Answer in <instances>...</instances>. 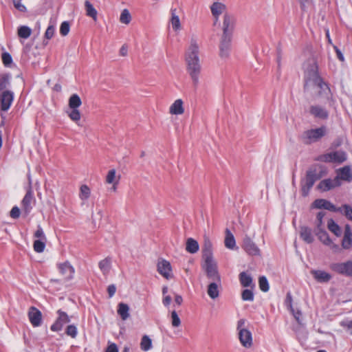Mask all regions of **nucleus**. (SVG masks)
Segmentation results:
<instances>
[{"label": "nucleus", "instance_id": "obj_4", "mask_svg": "<svg viewBox=\"0 0 352 352\" xmlns=\"http://www.w3.org/2000/svg\"><path fill=\"white\" fill-rule=\"evenodd\" d=\"M347 160L346 153L344 151H336L320 155L317 160L325 163L342 164Z\"/></svg>", "mask_w": 352, "mask_h": 352}, {"label": "nucleus", "instance_id": "obj_53", "mask_svg": "<svg viewBox=\"0 0 352 352\" xmlns=\"http://www.w3.org/2000/svg\"><path fill=\"white\" fill-rule=\"evenodd\" d=\"M69 30H70V25L68 21H65L60 24V34L62 36H67L69 32Z\"/></svg>", "mask_w": 352, "mask_h": 352}, {"label": "nucleus", "instance_id": "obj_35", "mask_svg": "<svg viewBox=\"0 0 352 352\" xmlns=\"http://www.w3.org/2000/svg\"><path fill=\"white\" fill-rule=\"evenodd\" d=\"M118 314L123 320L129 317V307L127 304L120 302L118 304Z\"/></svg>", "mask_w": 352, "mask_h": 352}, {"label": "nucleus", "instance_id": "obj_34", "mask_svg": "<svg viewBox=\"0 0 352 352\" xmlns=\"http://www.w3.org/2000/svg\"><path fill=\"white\" fill-rule=\"evenodd\" d=\"M327 228L336 236H341V234H342L341 228L333 219H330L328 220Z\"/></svg>", "mask_w": 352, "mask_h": 352}, {"label": "nucleus", "instance_id": "obj_26", "mask_svg": "<svg viewBox=\"0 0 352 352\" xmlns=\"http://www.w3.org/2000/svg\"><path fill=\"white\" fill-rule=\"evenodd\" d=\"M202 254L204 261L213 260L212 244L209 239H205L202 248Z\"/></svg>", "mask_w": 352, "mask_h": 352}, {"label": "nucleus", "instance_id": "obj_12", "mask_svg": "<svg viewBox=\"0 0 352 352\" xmlns=\"http://www.w3.org/2000/svg\"><path fill=\"white\" fill-rule=\"evenodd\" d=\"M312 207L318 209H325L333 212H342V208L336 207L330 201L324 199H317L312 203Z\"/></svg>", "mask_w": 352, "mask_h": 352}, {"label": "nucleus", "instance_id": "obj_61", "mask_svg": "<svg viewBox=\"0 0 352 352\" xmlns=\"http://www.w3.org/2000/svg\"><path fill=\"white\" fill-rule=\"evenodd\" d=\"M116 292V287L115 285H109L107 287V292L109 298H112Z\"/></svg>", "mask_w": 352, "mask_h": 352}, {"label": "nucleus", "instance_id": "obj_23", "mask_svg": "<svg viewBox=\"0 0 352 352\" xmlns=\"http://www.w3.org/2000/svg\"><path fill=\"white\" fill-rule=\"evenodd\" d=\"M311 274L314 278L320 283H328L332 278V276L329 273L324 270H312Z\"/></svg>", "mask_w": 352, "mask_h": 352}, {"label": "nucleus", "instance_id": "obj_15", "mask_svg": "<svg viewBox=\"0 0 352 352\" xmlns=\"http://www.w3.org/2000/svg\"><path fill=\"white\" fill-rule=\"evenodd\" d=\"M232 37L221 36L219 43V54L221 58H226L230 56L232 50Z\"/></svg>", "mask_w": 352, "mask_h": 352}, {"label": "nucleus", "instance_id": "obj_14", "mask_svg": "<svg viewBox=\"0 0 352 352\" xmlns=\"http://www.w3.org/2000/svg\"><path fill=\"white\" fill-rule=\"evenodd\" d=\"M242 248L245 250V252L249 255H260V249L248 235H246L243 239Z\"/></svg>", "mask_w": 352, "mask_h": 352}, {"label": "nucleus", "instance_id": "obj_43", "mask_svg": "<svg viewBox=\"0 0 352 352\" xmlns=\"http://www.w3.org/2000/svg\"><path fill=\"white\" fill-rule=\"evenodd\" d=\"M258 286L260 289L263 292H267L270 289L269 282L265 276L258 278Z\"/></svg>", "mask_w": 352, "mask_h": 352}, {"label": "nucleus", "instance_id": "obj_22", "mask_svg": "<svg viewBox=\"0 0 352 352\" xmlns=\"http://www.w3.org/2000/svg\"><path fill=\"white\" fill-rule=\"evenodd\" d=\"M34 199V194L31 188L28 190L24 197L21 201L22 208L25 213V214H29L32 209V206H31L32 201Z\"/></svg>", "mask_w": 352, "mask_h": 352}, {"label": "nucleus", "instance_id": "obj_55", "mask_svg": "<svg viewBox=\"0 0 352 352\" xmlns=\"http://www.w3.org/2000/svg\"><path fill=\"white\" fill-rule=\"evenodd\" d=\"M34 237L36 238V240H45L47 241L46 236L45 235V233L43 232V228L40 225L37 226V230L34 232Z\"/></svg>", "mask_w": 352, "mask_h": 352}, {"label": "nucleus", "instance_id": "obj_62", "mask_svg": "<svg viewBox=\"0 0 352 352\" xmlns=\"http://www.w3.org/2000/svg\"><path fill=\"white\" fill-rule=\"evenodd\" d=\"M335 52L337 55V58L342 62L344 61V56L341 50L336 45L333 46Z\"/></svg>", "mask_w": 352, "mask_h": 352}, {"label": "nucleus", "instance_id": "obj_49", "mask_svg": "<svg viewBox=\"0 0 352 352\" xmlns=\"http://www.w3.org/2000/svg\"><path fill=\"white\" fill-rule=\"evenodd\" d=\"M342 214L350 221H352V207L348 204H344L342 206Z\"/></svg>", "mask_w": 352, "mask_h": 352}, {"label": "nucleus", "instance_id": "obj_54", "mask_svg": "<svg viewBox=\"0 0 352 352\" xmlns=\"http://www.w3.org/2000/svg\"><path fill=\"white\" fill-rule=\"evenodd\" d=\"M1 58L3 63L6 67H10L12 63V56L8 52H3L1 55Z\"/></svg>", "mask_w": 352, "mask_h": 352}, {"label": "nucleus", "instance_id": "obj_41", "mask_svg": "<svg viewBox=\"0 0 352 352\" xmlns=\"http://www.w3.org/2000/svg\"><path fill=\"white\" fill-rule=\"evenodd\" d=\"M90 195L91 190L89 187L86 184L82 185L80 188L79 198L82 201H86L89 199Z\"/></svg>", "mask_w": 352, "mask_h": 352}, {"label": "nucleus", "instance_id": "obj_2", "mask_svg": "<svg viewBox=\"0 0 352 352\" xmlns=\"http://www.w3.org/2000/svg\"><path fill=\"white\" fill-rule=\"evenodd\" d=\"M325 173V170H320L319 172L316 168H311L307 170L305 179L301 181L302 195L307 196L315 182L321 179Z\"/></svg>", "mask_w": 352, "mask_h": 352}, {"label": "nucleus", "instance_id": "obj_5", "mask_svg": "<svg viewBox=\"0 0 352 352\" xmlns=\"http://www.w3.org/2000/svg\"><path fill=\"white\" fill-rule=\"evenodd\" d=\"M236 18L233 14L228 12L225 13L221 24L222 34L221 36L232 37L236 27Z\"/></svg>", "mask_w": 352, "mask_h": 352}, {"label": "nucleus", "instance_id": "obj_42", "mask_svg": "<svg viewBox=\"0 0 352 352\" xmlns=\"http://www.w3.org/2000/svg\"><path fill=\"white\" fill-rule=\"evenodd\" d=\"M31 33V28L27 25H21L18 29V35L22 38H28L30 36Z\"/></svg>", "mask_w": 352, "mask_h": 352}, {"label": "nucleus", "instance_id": "obj_7", "mask_svg": "<svg viewBox=\"0 0 352 352\" xmlns=\"http://www.w3.org/2000/svg\"><path fill=\"white\" fill-rule=\"evenodd\" d=\"M14 99V93L12 91L0 92V111L1 116L3 117L1 112H7L11 107Z\"/></svg>", "mask_w": 352, "mask_h": 352}, {"label": "nucleus", "instance_id": "obj_31", "mask_svg": "<svg viewBox=\"0 0 352 352\" xmlns=\"http://www.w3.org/2000/svg\"><path fill=\"white\" fill-rule=\"evenodd\" d=\"M199 249V245L198 242L192 239V238H188L186 240V250L190 253V254H195L198 252Z\"/></svg>", "mask_w": 352, "mask_h": 352}, {"label": "nucleus", "instance_id": "obj_29", "mask_svg": "<svg viewBox=\"0 0 352 352\" xmlns=\"http://www.w3.org/2000/svg\"><path fill=\"white\" fill-rule=\"evenodd\" d=\"M184 111V109L182 99L176 100L170 107V113L173 115H181Z\"/></svg>", "mask_w": 352, "mask_h": 352}, {"label": "nucleus", "instance_id": "obj_17", "mask_svg": "<svg viewBox=\"0 0 352 352\" xmlns=\"http://www.w3.org/2000/svg\"><path fill=\"white\" fill-rule=\"evenodd\" d=\"M60 273L65 276L67 280H72L74 277L75 270L69 261L60 263L58 265Z\"/></svg>", "mask_w": 352, "mask_h": 352}, {"label": "nucleus", "instance_id": "obj_58", "mask_svg": "<svg viewBox=\"0 0 352 352\" xmlns=\"http://www.w3.org/2000/svg\"><path fill=\"white\" fill-rule=\"evenodd\" d=\"M54 32L55 27L53 25H50L45 32V38L51 39L54 36Z\"/></svg>", "mask_w": 352, "mask_h": 352}, {"label": "nucleus", "instance_id": "obj_59", "mask_svg": "<svg viewBox=\"0 0 352 352\" xmlns=\"http://www.w3.org/2000/svg\"><path fill=\"white\" fill-rule=\"evenodd\" d=\"M116 178V170L111 169L108 172L106 177V182L108 184H113Z\"/></svg>", "mask_w": 352, "mask_h": 352}, {"label": "nucleus", "instance_id": "obj_48", "mask_svg": "<svg viewBox=\"0 0 352 352\" xmlns=\"http://www.w3.org/2000/svg\"><path fill=\"white\" fill-rule=\"evenodd\" d=\"M131 20L130 12L127 9L122 10L120 14V21L124 24H129Z\"/></svg>", "mask_w": 352, "mask_h": 352}, {"label": "nucleus", "instance_id": "obj_63", "mask_svg": "<svg viewBox=\"0 0 352 352\" xmlns=\"http://www.w3.org/2000/svg\"><path fill=\"white\" fill-rule=\"evenodd\" d=\"M106 352H118L117 345L114 343L109 344L107 348Z\"/></svg>", "mask_w": 352, "mask_h": 352}, {"label": "nucleus", "instance_id": "obj_25", "mask_svg": "<svg viewBox=\"0 0 352 352\" xmlns=\"http://www.w3.org/2000/svg\"><path fill=\"white\" fill-rule=\"evenodd\" d=\"M336 179L328 178L321 180L317 186V188L322 192H327L333 188L340 187L336 184Z\"/></svg>", "mask_w": 352, "mask_h": 352}, {"label": "nucleus", "instance_id": "obj_44", "mask_svg": "<svg viewBox=\"0 0 352 352\" xmlns=\"http://www.w3.org/2000/svg\"><path fill=\"white\" fill-rule=\"evenodd\" d=\"M140 345L143 351H148L152 346L151 339L148 336H144L142 338Z\"/></svg>", "mask_w": 352, "mask_h": 352}, {"label": "nucleus", "instance_id": "obj_36", "mask_svg": "<svg viewBox=\"0 0 352 352\" xmlns=\"http://www.w3.org/2000/svg\"><path fill=\"white\" fill-rule=\"evenodd\" d=\"M207 292L212 299H215L219 296V287L216 281L208 285Z\"/></svg>", "mask_w": 352, "mask_h": 352}, {"label": "nucleus", "instance_id": "obj_11", "mask_svg": "<svg viewBox=\"0 0 352 352\" xmlns=\"http://www.w3.org/2000/svg\"><path fill=\"white\" fill-rule=\"evenodd\" d=\"M318 89V96L329 101L332 99V93L329 85L324 81L322 78L313 82Z\"/></svg>", "mask_w": 352, "mask_h": 352}, {"label": "nucleus", "instance_id": "obj_8", "mask_svg": "<svg viewBox=\"0 0 352 352\" xmlns=\"http://www.w3.org/2000/svg\"><path fill=\"white\" fill-rule=\"evenodd\" d=\"M56 314L58 317L55 322L50 327V330L54 332L60 331L63 329L64 325L70 322L71 321L70 317L65 311L61 309H58L57 310Z\"/></svg>", "mask_w": 352, "mask_h": 352}, {"label": "nucleus", "instance_id": "obj_3", "mask_svg": "<svg viewBox=\"0 0 352 352\" xmlns=\"http://www.w3.org/2000/svg\"><path fill=\"white\" fill-rule=\"evenodd\" d=\"M327 134V127L322 125L316 129L305 131L301 135V139L304 144L309 145L319 142Z\"/></svg>", "mask_w": 352, "mask_h": 352}, {"label": "nucleus", "instance_id": "obj_10", "mask_svg": "<svg viewBox=\"0 0 352 352\" xmlns=\"http://www.w3.org/2000/svg\"><path fill=\"white\" fill-rule=\"evenodd\" d=\"M336 179V184L340 186L342 181L350 183L352 182V171L350 166H344L337 170V175L334 177Z\"/></svg>", "mask_w": 352, "mask_h": 352}, {"label": "nucleus", "instance_id": "obj_32", "mask_svg": "<svg viewBox=\"0 0 352 352\" xmlns=\"http://www.w3.org/2000/svg\"><path fill=\"white\" fill-rule=\"evenodd\" d=\"M85 7L86 11V15L89 17L92 18L94 21L97 20L98 12L91 2L88 0L85 1Z\"/></svg>", "mask_w": 352, "mask_h": 352}, {"label": "nucleus", "instance_id": "obj_50", "mask_svg": "<svg viewBox=\"0 0 352 352\" xmlns=\"http://www.w3.org/2000/svg\"><path fill=\"white\" fill-rule=\"evenodd\" d=\"M171 24L173 29L175 31H177L181 28L180 20L177 15L172 12Z\"/></svg>", "mask_w": 352, "mask_h": 352}, {"label": "nucleus", "instance_id": "obj_19", "mask_svg": "<svg viewBox=\"0 0 352 352\" xmlns=\"http://www.w3.org/2000/svg\"><path fill=\"white\" fill-rule=\"evenodd\" d=\"M157 272L165 278L169 279L172 277V267L169 261L162 260L157 263Z\"/></svg>", "mask_w": 352, "mask_h": 352}, {"label": "nucleus", "instance_id": "obj_64", "mask_svg": "<svg viewBox=\"0 0 352 352\" xmlns=\"http://www.w3.org/2000/svg\"><path fill=\"white\" fill-rule=\"evenodd\" d=\"M172 298L170 296H166L162 300V303L165 307H168L171 302Z\"/></svg>", "mask_w": 352, "mask_h": 352}, {"label": "nucleus", "instance_id": "obj_38", "mask_svg": "<svg viewBox=\"0 0 352 352\" xmlns=\"http://www.w3.org/2000/svg\"><path fill=\"white\" fill-rule=\"evenodd\" d=\"M111 258L109 257L100 261L98 267L104 275L107 274L111 269Z\"/></svg>", "mask_w": 352, "mask_h": 352}, {"label": "nucleus", "instance_id": "obj_45", "mask_svg": "<svg viewBox=\"0 0 352 352\" xmlns=\"http://www.w3.org/2000/svg\"><path fill=\"white\" fill-rule=\"evenodd\" d=\"M241 298L243 301L252 302L254 299V294L252 289H245L242 291Z\"/></svg>", "mask_w": 352, "mask_h": 352}, {"label": "nucleus", "instance_id": "obj_37", "mask_svg": "<svg viewBox=\"0 0 352 352\" xmlns=\"http://www.w3.org/2000/svg\"><path fill=\"white\" fill-rule=\"evenodd\" d=\"M225 246L230 250H233L236 246V241L232 232L226 229V235L225 239Z\"/></svg>", "mask_w": 352, "mask_h": 352}, {"label": "nucleus", "instance_id": "obj_27", "mask_svg": "<svg viewBox=\"0 0 352 352\" xmlns=\"http://www.w3.org/2000/svg\"><path fill=\"white\" fill-rule=\"evenodd\" d=\"M11 78L10 73L0 74V92L10 91L9 88L11 87Z\"/></svg>", "mask_w": 352, "mask_h": 352}, {"label": "nucleus", "instance_id": "obj_21", "mask_svg": "<svg viewBox=\"0 0 352 352\" xmlns=\"http://www.w3.org/2000/svg\"><path fill=\"white\" fill-rule=\"evenodd\" d=\"M309 113L314 118L320 120H327L329 118V112L324 108L320 105H312L310 107Z\"/></svg>", "mask_w": 352, "mask_h": 352}, {"label": "nucleus", "instance_id": "obj_20", "mask_svg": "<svg viewBox=\"0 0 352 352\" xmlns=\"http://www.w3.org/2000/svg\"><path fill=\"white\" fill-rule=\"evenodd\" d=\"M239 339L241 345L250 348L252 345V334L248 329H241L239 332Z\"/></svg>", "mask_w": 352, "mask_h": 352}, {"label": "nucleus", "instance_id": "obj_24", "mask_svg": "<svg viewBox=\"0 0 352 352\" xmlns=\"http://www.w3.org/2000/svg\"><path fill=\"white\" fill-rule=\"evenodd\" d=\"M341 245L344 250H349L352 247V230L349 224H346L344 227V236Z\"/></svg>", "mask_w": 352, "mask_h": 352}, {"label": "nucleus", "instance_id": "obj_60", "mask_svg": "<svg viewBox=\"0 0 352 352\" xmlns=\"http://www.w3.org/2000/svg\"><path fill=\"white\" fill-rule=\"evenodd\" d=\"M20 216V209L17 206H14L10 211V217L13 219H18Z\"/></svg>", "mask_w": 352, "mask_h": 352}, {"label": "nucleus", "instance_id": "obj_9", "mask_svg": "<svg viewBox=\"0 0 352 352\" xmlns=\"http://www.w3.org/2000/svg\"><path fill=\"white\" fill-rule=\"evenodd\" d=\"M329 267L332 271L338 274L352 277V261H347L344 263H333Z\"/></svg>", "mask_w": 352, "mask_h": 352}, {"label": "nucleus", "instance_id": "obj_30", "mask_svg": "<svg viewBox=\"0 0 352 352\" xmlns=\"http://www.w3.org/2000/svg\"><path fill=\"white\" fill-rule=\"evenodd\" d=\"M241 285L244 287H254L252 284V277L245 272H242L239 276Z\"/></svg>", "mask_w": 352, "mask_h": 352}, {"label": "nucleus", "instance_id": "obj_6", "mask_svg": "<svg viewBox=\"0 0 352 352\" xmlns=\"http://www.w3.org/2000/svg\"><path fill=\"white\" fill-rule=\"evenodd\" d=\"M305 78L307 82H315L322 77L319 74L317 61L312 58L307 60L305 69Z\"/></svg>", "mask_w": 352, "mask_h": 352}, {"label": "nucleus", "instance_id": "obj_56", "mask_svg": "<svg viewBox=\"0 0 352 352\" xmlns=\"http://www.w3.org/2000/svg\"><path fill=\"white\" fill-rule=\"evenodd\" d=\"M69 117L73 121H78L80 119V113L78 109H72V111L69 113Z\"/></svg>", "mask_w": 352, "mask_h": 352}, {"label": "nucleus", "instance_id": "obj_52", "mask_svg": "<svg viewBox=\"0 0 352 352\" xmlns=\"http://www.w3.org/2000/svg\"><path fill=\"white\" fill-rule=\"evenodd\" d=\"M171 323L174 327H177L181 324V320L175 310L171 312Z\"/></svg>", "mask_w": 352, "mask_h": 352}, {"label": "nucleus", "instance_id": "obj_13", "mask_svg": "<svg viewBox=\"0 0 352 352\" xmlns=\"http://www.w3.org/2000/svg\"><path fill=\"white\" fill-rule=\"evenodd\" d=\"M205 271L207 277L213 281L221 282L220 276L217 271V267L213 260L205 261Z\"/></svg>", "mask_w": 352, "mask_h": 352}, {"label": "nucleus", "instance_id": "obj_46", "mask_svg": "<svg viewBox=\"0 0 352 352\" xmlns=\"http://www.w3.org/2000/svg\"><path fill=\"white\" fill-rule=\"evenodd\" d=\"M45 243L46 241L45 240H35L33 244L34 250L37 253L43 252L45 248Z\"/></svg>", "mask_w": 352, "mask_h": 352}, {"label": "nucleus", "instance_id": "obj_28", "mask_svg": "<svg viewBox=\"0 0 352 352\" xmlns=\"http://www.w3.org/2000/svg\"><path fill=\"white\" fill-rule=\"evenodd\" d=\"M300 238L307 243H312L314 241V237L312 234V230L307 226H301L300 231Z\"/></svg>", "mask_w": 352, "mask_h": 352}, {"label": "nucleus", "instance_id": "obj_18", "mask_svg": "<svg viewBox=\"0 0 352 352\" xmlns=\"http://www.w3.org/2000/svg\"><path fill=\"white\" fill-rule=\"evenodd\" d=\"M29 320L33 327H39L42 323V313L34 307H31L28 312Z\"/></svg>", "mask_w": 352, "mask_h": 352}, {"label": "nucleus", "instance_id": "obj_51", "mask_svg": "<svg viewBox=\"0 0 352 352\" xmlns=\"http://www.w3.org/2000/svg\"><path fill=\"white\" fill-rule=\"evenodd\" d=\"M325 215V212L321 211L318 212L316 215V230H320L323 229V218Z\"/></svg>", "mask_w": 352, "mask_h": 352}, {"label": "nucleus", "instance_id": "obj_39", "mask_svg": "<svg viewBox=\"0 0 352 352\" xmlns=\"http://www.w3.org/2000/svg\"><path fill=\"white\" fill-rule=\"evenodd\" d=\"M82 104L79 96L76 94H72L69 99V107L71 109H78Z\"/></svg>", "mask_w": 352, "mask_h": 352}, {"label": "nucleus", "instance_id": "obj_16", "mask_svg": "<svg viewBox=\"0 0 352 352\" xmlns=\"http://www.w3.org/2000/svg\"><path fill=\"white\" fill-rule=\"evenodd\" d=\"M210 8L214 17L213 25H220L219 16L226 11V5L221 2H214Z\"/></svg>", "mask_w": 352, "mask_h": 352}, {"label": "nucleus", "instance_id": "obj_1", "mask_svg": "<svg viewBox=\"0 0 352 352\" xmlns=\"http://www.w3.org/2000/svg\"><path fill=\"white\" fill-rule=\"evenodd\" d=\"M186 72L189 75L193 88L196 90L200 85L201 65L199 58V47L197 38H190V45L185 54Z\"/></svg>", "mask_w": 352, "mask_h": 352}, {"label": "nucleus", "instance_id": "obj_47", "mask_svg": "<svg viewBox=\"0 0 352 352\" xmlns=\"http://www.w3.org/2000/svg\"><path fill=\"white\" fill-rule=\"evenodd\" d=\"M65 333L72 338H76L78 335V329L76 326L74 324H69L65 329Z\"/></svg>", "mask_w": 352, "mask_h": 352}, {"label": "nucleus", "instance_id": "obj_33", "mask_svg": "<svg viewBox=\"0 0 352 352\" xmlns=\"http://www.w3.org/2000/svg\"><path fill=\"white\" fill-rule=\"evenodd\" d=\"M316 234L318 239L322 242L324 245L331 243V239L329 237L327 232L323 228L320 230H316Z\"/></svg>", "mask_w": 352, "mask_h": 352}, {"label": "nucleus", "instance_id": "obj_40", "mask_svg": "<svg viewBox=\"0 0 352 352\" xmlns=\"http://www.w3.org/2000/svg\"><path fill=\"white\" fill-rule=\"evenodd\" d=\"M300 4V10L303 12H307L309 9L314 7V0H296Z\"/></svg>", "mask_w": 352, "mask_h": 352}, {"label": "nucleus", "instance_id": "obj_57", "mask_svg": "<svg viewBox=\"0 0 352 352\" xmlns=\"http://www.w3.org/2000/svg\"><path fill=\"white\" fill-rule=\"evenodd\" d=\"M22 0H12V3L14 8L21 12H25L27 11L26 7L21 3Z\"/></svg>", "mask_w": 352, "mask_h": 352}]
</instances>
